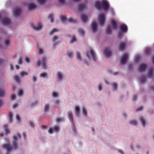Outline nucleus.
<instances>
[{
    "label": "nucleus",
    "mask_w": 154,
    "mask_h": 154,
    "mask_svg": "<svg viewBox=\"0 0 154 154\" xmlns=\"http://www.w3.org/2000/svg\"><path fill=\"white\" fill-rule=\"evenodd\" d=\"M143 109V107L142 106H141L139 108H138L137 109L136 111H140L142 110Z\"/></svg>",
    "instance_id": "61"
},
{
    "label": "nucleus",
    "mask_w": 154,
    "mask_h": 154,
    "mask_svg": "<svg viewBox=\"0 0 154 154\" xmlns=\"http://www.w3.org/2000/svg\"><path fill=\"white\" fill-rule=\"evenodd\" d=\"M27 7L28 9L30 10L35 8L36 7V6L32 3H30L28 5Z\"/></svg>",
    "instance_id": "16"
},
{
    "label": "nucleus",
    "mask_w": 154,
    "mask_h": 154,
    "mask_svg": "<svg viewBox=\"0 0 154 154\" xmlns=\"http://www.w3.org/2000/svg\"><path fill=\"white\" fill-rule=\"evenodd\" d=\"M29 125L32 127L34 128V123L31 122H29Z\"/></svg>",
    "instance_id": "57"
},
{
    "label": "nucleus",
    "mask_w": 154,
    "mask_h": 154,
    "mask_svg": "<svg viewBox=\"0 0 154 154\" xmlns=\"http://www.w3.org/2000/svg\"><path fill=\"white\" fill-rule=\"evenodd\" d=\"M89 52L91 54L93 60L95 61H96L95 55L93 50L92 49H91Z\"/></svg>",
    "instance_id": "20"
},
{
    "label": "nucleus",
    "mask_w": 154,
    "mask_h": 154,
    "mask_svg": "<svg viewBox=\"0 0 154 154\" xmlns=\"http://www.w3.org/2000/svg\"><path fill=\"white\" fill-rule=\"evenodd\" d=\"M5 94V92L3 88H0V97H3Z\"/></svg>",
    "instance_id": "26"
},
{
    "label": "nucleus",
    "mask_w": 154,
    "mask_h": 154,
    "mask_svg": "<svg viewBox=\"0 0 154 154\" xmlns=\"http://www.w3.org/2000/svg\"><path fill=\"white\" fill-rule=\"evenodd\" d=\"M11 22L10 20L7 18L5 17L3 18L2 20V23L4 25H7L10 23Z\"/></svg>",
    "instance_id": "15"
},
{
    "label": "nucleus",
    "mask_w": 154,
    "mask_h": 154,
    "mask_svg": "<svg viewBox=\"0 0 154 154\" xmlns=\"http://www.w3.org/2000/svg\"><path fill=\"white\" fill-rule=\"evenodd\" d=\"M21 11L20 8L15 9L13 11L14 16L15 17H17L20 15L21 14Z\"/></svg>",
    "instance_id": "10"
},
{
    "label": "nucleus",
    "mask_w": 154,
    "mask_h": 154,
    "mask_svg": "<svg viewBox=\"0 0 154 154\" xmlns=\"http://www.w3.org/2000/svg\"><path fill=\"white\" fill-rule=\"evenodd\" d=\"M4 128L7 133H10V131L8 129V125H5L4 126Z\"/></svg>",
    "instance_id": "32"
},
{
    "label": "nucleus",
    "mask_w": 154,
    "mask_h": 154,
    "mask_svg": "<svg viewBox=\"0 0 154 154\" xmlns=\"http://www.w3.org/2000/svg\"><path fill=\"white\" fill-rule=\"evenodd\" d=\"M76 56L77 59L80 60L81 59V56L80 54V53H79V52H77L76 53Z\"/></svg>",
    "instance_id": "39"
},
{
    "label": "nucleus",
    "mask_w": 154,
    "mask_h": 154,
    "mask_svg": "<svg viewBox=\"0 0 154 154\" xmlns=\"http://www.w3.org/2000/svg\"><path fill=\"white\" fill-rule=\"evenodd\" d=\"M104 53L106 57H109L111 55V52L108 48H105Z\"/></svg>",
    "instance_id": "13"
},
{
    "label": "nucleus",
    "mask_w": 154,
    "mask_h": 154,
    "mask_svg": "<svg viewBox=\"0 0 154 154\" xmlns=\"http://www.w3.org/2000/svg\"><path fill=\"white\" fill-rule=\"evenodd\" d=\"M95 5L96 8L98 10L101 8L105 11H107L109 8L108 4L107 2L105 0H103L101 2L97 1L95 3Z\"/></svg>",
    "instance_id": "1"
},
{
    "label": "nucleus",
    "mask_w": 154,
    "mask_h": 154,
    "mask_svg": "<svg viewBox=\"0 0 154 154\" xmlns=\"http://www.w3.org/2000/svg\"><path fill=\"white\" fill-rule=\"evenodd\" d=\"M78 32L79 34L82 36H83L85 33V32L82 29H79L78 30Z\"/></svg>",
    "instance_id": "33"
},
{
    "label": "nucleus",
    "mask_w": 154,
    "mask_h": 154,
    "mask_svg": "<svg viewBox=\"0 0 154 154\" xmlns=\"http://www.w3.org/2000/svg\"><path fill=\"white\" fill-rule=\"evenodd\" d=\"M81 18L82 21L84 23H85L87 20L88 17L85 15H81Z\"/></svg>",
    "instance_id": "23"
},
{
    "label": "nucleus",
    "mask_w": 154,
    "mask_h": 154,
    "mask_svg": "<svg viewBox=\"0 0 154 154\" xmlns=\"http://www.w3.org/2000/svg\"><path fill=\"white\" fill-rule=\"evenodd\" d=\"M106 34L108 35H110L111 34L112 31L110 26L109 25L108 26L106 30Z\"/></svg>",
    "instance_id": "24"
},
{
    "label": "nucleus",
    "mask_w": 154,
    "mask_h": 154,
    "mask_svg": "<svg viewBox=\"0 0 154 154\" xmlns=\"http://www.w3.org/2000/svg\"><path fill=\"white\" fill-rule=\"evenodd\" d=\"M63 120V118H57L56 119V121L57 122H61Z\"/></svg>",
    "instance_id": "49"
},
{
    "label": "nucleus",
    "mask_w": 154,
    "mask_h": 154,
    "mask_svg": "<svg viewBox=\"0 0 154 154\" xmlns=\"http://www.w3.org/2000/svg\"><path fill=\"white\" fill-rule=\"evenodd\" d=\"M40 4H44L45 3L46 0H38Z\"/></svg>",
    "instance_id": "46"
},
{
    "label": "nucleus",
    "mask_w": 154,
    "mask_h": 154,
    "mask_svg": "<svg viewBox=\"0 0 154 154\" xmlns=\"http://www.w3.org/2000/svg\"><path fill=\"white\" fill-rule=\"evenodd\" d=\"M53 128H50L48 131V132L50 134H52L53 133Z\"/></svg>",
    "instance_id": "58"
},
{
    "label": "nucleus",
    "mask_w": 154,
    "mask_h": 154,
    "mask_svg": "<svg viewBox=\"0 0 154 154\" xmlns=\"http://www.w3.org/2000/svg\"><path fill=\"white\" fill-rule=\"evenodd\" d=\"M140 120L143 126V127H145L146 125V120L143 117H141L140 118Z\"/></svg>",
    "instance_id": "25"
},
{
    "label": "nucleus",
    "mask_w": 154,
    "mask_h": 154,
    "mask_svg": "<svg viewBox=\"0 0 154 154\" xmlns=\"http://www.w3.org/2000/svg\"><path fill=\"white\" fill-rule=\"evenodd\" d=\"M117 84L116 83H114L112 84L113 88L114 90H116L117 87Z\"/></svg>",
    "instance_id": "45"
},
{
    "label": "nucleus",
    "mask_w": 154,
    "mask_h": 154,
    "mask_svg": "<svg viewBox=\"0 0 154 154\" xmlns=\"http://www.w3.org/2000/svg\"><path fill=\"white\" fill-rule=\"evenodd\" d=\"M137 96H136V95H134L133 97V100L134 101V100H136L137 99Z\"/></svg>",
    "instance_id": "64"
},
{
    "label": "nucleus",
    "mask_w": 154,
    "mask_h": 154,
    "mask_svg": "<svg viewBox=\"0 0 154 154\" xmlns=\"http://www.w3.org/2000/svg\"><path fill=\"white\" fill-rule=\"evenodd\" d=\"M148 76L150 78H153V70L152 69H151L149 72Z\"/></svg>",
    "instance_id": "22"
},
{
    "label": "nucleus",
    "mask_w": 154,
    "mask_h": 154,
    "mask_svg": "<svg viewBox=\"0 0 154 154\" xmlns=\"http://www.w3.org/2000/svg\"><path fill=\"white\" fill-rule=\"evenodd\" d=\"M68 116L70 121H71L72 125V128H75V125L74 124L73 119V118L72 113L71 111H69L68 112Z\"/></svg>",
    "instance_id": "3"
},
{
    "label": "nucleus",
    "mask_w": 154,
    "mask_h": 154,
    "mask_svg": "<svg viewBox=\"0 0 154 154\" xmlns=\"http://www.w3.org/2000/svg\"><path fill=\"white\" fill-rule=\"evenodd\" d=\"M75 115L77 116H79V113H80V108L78 106H76L75 107Z\"/></svg>",
    "instance_id": "19"
},
{
    "label": "nucleus",
    "mask_w": 154,
    "mask_h": 154,
    "mask_svg": "<svg viewBox=\"0 0 154 154\" xmlns=\"http://www.w3.org/2000/svg\"><path fill=\"white\" fill-rule=\"evenodd\" d=\"M67 20L69 22H72L74 23H75L77 22V21L76 20L72 18L71 17H69V18Z\"/></svg>",
    "instance_id": "31"
},
{
    "label": "nucleus",
    "mask_w": 154,
    "mask_h": 154,
    "mask_svg": "<svg viewBox=\"0 0 154 154\" xmlns=\"http://www.w3.org/2000/svg\"><path fill=\"white\" fill-rule=\"evenodd\" d=\"M129 123L132 125H136L137 124V122L135 121H131L129 122Z\"/></svg>",
    "instance_id": "40"
},
{
    "label": "nucleus",
    "mask_w": 154,
    "mask_h": 154,
    "mask_svg": "<svg viewBox=\"0 0 154 154\" xmlns=\"http://www.w3.org/2000/svg\"><path fill=\"white\" fill-rule=\"evenodd\" d=\"M32 79H33V81L34 82H35L37 80L36 77L34 76H33Z\"/></svg>",
    "instance_id": "62"
},
{
    "label": "nucleus",
    "mask_w": 154,
    "mask_h": 154,
    "mask_svg": "<svg viewBox=\"0 0 154 154\" xmlns=\"http://www.w3.org/2000/svg\"><path fill=\"white\" fill-rule=\"evenodd\" d=\"M13 138L15 141H14L12 143L13 148L14 149H16L18 148V145L17 143V137L16 136H14Z\"/></svg>",
    "instance_id": "11"
},
{
    "label": "nucleus",
    "mask_w": 154,
    "mask_h": 154,
    "mask_svg": "<svg viewBox=\"0 0 154 154\" xmlns=\"http://www.w3.org/2000/svg\"><path fill=\"white\" fill-rule=\"evenodd\" d=\"M2 147L6 149L8 153L12 150V147L9 143L5 144L2 145ZM7 154H9L8 153Z\"/></svg>",
    "instance_id": "4"
},
{
    "label": "nucleus",
    "mask_w": 154,
    "mask_h": 154,
    "mask_svg": "<svg viewBox=\"0 0 154 154\" xmlns=\"http://www.w3.org/2000/svg\"><path fill=\"white\" fill-rule=\"evenodd\" d=\"M76 41V39L75 36H73L72 37V39L70 42V43H72Z\"/></svg>",
    "instance_id": "42"
},
{
    "label": "nucleus",
    "mask_w": 154,
    "mask_h": 154,
    "mask_svg": "<svg viewBox=\"0 0 154 154\" xmlns=\"http://www.w3.org/2000/svg\"><path fill=\"white\" fill-rule=\"evenodd\" d=\"M123 34L122 32L119 33L118 34V38L119 39L123 37Z\"/></svg>",
    "instance_id": "52"
},
{
    "label": "nucleus",
    "mask_w": 154,
    "mask_h": 154,
    "mask_svg": "<svg viewBox=\"0 0 154 154\" xmlns=\"http://www.w3.org/2000/svg\"><path fill=\"white\" fill-rule=\"evenodd\" d=\"M40 76L41 77L47 78V75L46 72H44L41 73L40 74Z\"/></svg>",
    "instance_id": "37"
},
{
    "label": "nucleus",
    "mask_w": 154,
    "mask_h": 154,
    "mask_svg": "<svg viewBox=\"0 0 154 154\" xmlns=\"http://www.w3.org/2000/svg\"><path fill=\"white\" fill-rule=\"evenodd\" d=\"M14 78L16 82L18 83H20V80L19 77L17 75H15L14 77Z\"/></svg>",
    "instance_id": "30"
},
{
    "label": "nucleus",
    "mask_w": 154,
    "mask_h": 154,
    "mask_svg": "<svg viewBox=\"0 0 154 154\" xmlns=\"http://www.w3.org/2000/svg\"><path fill=\"white\" fill-rule=\"evenodd\" d=\"M57 75L59 79L61 80L62 79V77L61 74L59 72H58L57 73Z\"/></svg>",
    "instance_id": "44"
},
{
    "label": "nucleus",
    "mask_w": 154,
    "mask_h": 154,
    "mask_svg": "<svg viewBox=\"0 0 154 154\" xmlns=\"http://www.w3.org/2000/svg\"><path fill=\"white\" fill-rule=\"evenodd\" d=\"M58 38V37L56 35H55L53 39V41L54 43H55L56 42V41L57 39Z\"/></svg>",
    "instance_id": "47"
},
{
    "label": "nucleus",
    "mask_w": 154,
    "mask_h": 154,
    "mask_svg": "<svg viewBox=\"0 0 154 154\" xmlns=\"http://www.w3.org/2000/svg\"><path fill=\"white\" fill-rule=\"evenodd\" d=\"M126 42H121L119 45V50L122 51L124 50L126 47Z\"/></svg>",
    "instance_id": "6"
},
{
    "label": "nucleus",
    "mask_w": 154,
    "mask_h": 154,
    "mask_svg": "<svg viewBox=\"0 0 154 154\" xmlns=\"http://www.w3.org/2000/svg\"><path fill=\"white\" fill-rule=\"evenodd\" d=\"M120 29L121 31L125 33L128 31V27L126 25L122 24L120 26Z\"/></svg>",
    "instance_id": "9"
},
{
    "label": "nucleus",
    "mask_w": 154,
    "mask_h": 154,
    "mask_svg": "<svg viewBox=\"0 0 154 154\" xmlns=\"http://www.w3.org/2000/svg\"><path fill=\"white\" fill-rule=\"evenodd\" d=\"M82 110L83 115L85 116H87V112L86 109L84 107H83Z\"/></svg>",
    "instance_id": "36"
},
{
    "label": "nucleus",
    "mask_w": 154,
    "mask_h": 154,
    "mask_svg": "<svg viewBox=\"0 0 154 154\" xmlns=\"http://www.w3.org/2000/svg\"><path fill=\"white\" fill-rule=\"evenodd\" d=\"M23 91L22 90H19L18 92V95L20 96H22L23 94Z\"/></svg>",
    "instance_id": "51"
},
{
    "label": "nucleus",
    "mask_w": 154,
    "mask_h": 154,
    "mask_svg": "<svg viewBox=\"0 0 154 154\" xmlns=\"http://www.w3.org/2000/svg\"><path fill=\"white\" fill-rule=\"evenodd\" d=\"M16 98V96L15 94H13L11 95V99L12 100H14Z\"/></svg>",
    "instance_id": "55"
},
{
    "label": "nucleus",
    "mask_w": 154,
    "mask_h": 154,
    "mask_svg": "<svg viewBox=\"0 0 154 154\" xmlns=\"http://www.w3.org/2000/svg\"><path fill=\"white\" fill-rule=\"evenodd\" d=\"M47 61V58L46 57H43L42 58L41 62L40 60H38L37 63V64L38 66H39L41 64L42 67L44 69L46 68V62Z\"/></svg>",
    "instance_id": "2"
},
{
    "label": "nucleus",
    "mask_w": 154,
    "mask_h": 154,
    "mask_svg": "<svg viewBox=\"0 0 154 154\" xmlns=\"http://www.w3.org/2000/svg\"><path fill=\"white\" fill-rule=\"evenodd\" d=\"M43 53V50L41 49H40L39 50V53L40 54H42Z\"/></svg>",
    "instance_id": "63"
},
{
    "label": "nucleus",
    "mask_w": 154,
    "mask_h": 154,
    "mask_svg": "<svg viewBox=\"0 0 154 154\" xmlns=\"http://www.w3.org/2000/svg\"><path fill=\"white\" fill-rule=\"evenodd\" d=\"M25 61L26 62H27V63H29L30 62V59L27 57H26L25 58Z\"/></svg>",
    "instance_id": "59"
},
{
    "label": "nucleus",
    "mask_w": 154,
    "mask_h": 154,
    "mask_svg": "<svg viewBox=\"0 0 154 154\" xmlns=\"http://www.w3.org/2000/svg\"><path fill=\"white\" fill-rule=\"evenodd\" d=\"M146 80V77L143 76L140 79V81L142 83H143Z\"/></svg>",
    "instance_id": "34"
},
{
    "label": "nucleus",
    "mask_w": 154,
    "mask_h": 154,
    "mask_svg": "<svg viewBox=\"0 0 154 154\" xmlns=\"http://www.w3.org/2000/svg\"><path fill=\"white\" fill-rule=\"evenodd\" d=\"M150 52V49L147 48L146 49L145 51V53L146 54H149Z\"/></svg>",
    "instance_id": "48"
},
{
    "label": "nucleus",
    "mask_w": 154,
    "mask_h": 154,
    "mask_svg": "<svg viewBox=\"0 0 154 154\" xmlns=\"http://www.w3.org/2000/svg\"><path fill=\"white\" fill-rule=\"evenodd\" d=\"M18 63L20 65H21L22 64L23 62H22V58L21 57H20L19 60L18 61Z\"/></svg>",
    "instance_id": "50"
},
{
    "label": "nucleus",
    "mask_w": 154,
    "mask_h": 154,
    "mask_svg": "<svg viewBox=\"0 0 154 154\" xmlns=\"http://www.w3.org/2000/svg\"><path fill=\"white\" fill-rule=\"evenodd\" d=\"M67 54L68 56L70 58H72L73 57V52L70 50H68L67 52Z\"/></svg>",
    "instance_id": "27"
},
{
    "label": "nucleus",
    "mask_w": 154,
    "mask_h": 154,
    "mask_svg": "<svg viewBox=\"0 0 154 154\" xmlns=\"http://www.w3.org/2000/svg\"><path fill=\"white\" fill-rule=\"evenodd\" d=\"M16 119H17V120H18L19 121H20V116H19V115L18 114H17L16 115Z\"/></svg>",
    "instance_id": "60"
},
{
    "label": "nucleus",
    "mask_w": 154,
    "mask_h": 154,
    "mask_svg": "<svg viewBox=\"0 0 154 154\" xmlns=\"http://www.w3.org/2000/svg\"><path fill=\"white\" fill-rule=\"evenodd\" d=\"M85 8V6L82 5H80L78 6V10L79 11H83Z\"/></svg>",
    "instance_id": "21"
},
{
    "label": "nucleus",
    "mask_w": 154,
    "mask_h": 154,
    "mask_svg": "<svg viewBox=\"0 0 154 154\" xmlns=\"http://www.w3.org/2000/svg\"><path fill=\"white\" fill-rule=\"evenodd\" d=\"M146 65L145 64H142L139 66V71L140 72H144L146 69Z\"/></svg>",
    "instance_id": "17"
},
{
    "label": "nucleus",
    "mask_w": 154,
    "mask_h": 154,
    "mask_svg": "<svg viewBox=\"0 0 154 154\" xmlns=\"http://www.w3.org/2000/svg\"><path fill=\"white\" fill-rule=\"evenodd\" d=\"M128 58V55L127 54H125L121 59V64H125Z\"/></svg>",
    "instance_id": "12"
},
{
    "label": "nucleus",
    "mask_w": 154,
    "mask_h": 154,
    "mask_svg": "<svg viewBox=\"0 0 154 154\" xmlns=\"http://www.w3.org/2000/svg\"><path fill=\"white\" fill-rule=\"evenodd\" d=\"M9 40L8 39H6L5 43L6 45H8L9 44Z\"/></svg>",
    "instance_id": "53"
},
{
    "label": "nucleus",
    "mask_w": 154,
    "mask_h": 154,
    "mask_svg": "<svg viewBox=\"0 0 154 154\" xmlns=\"http://www.w3.org/2000/svg\"><path fill=\"white\" fill-rule=\"evenodd\" d=\"M13 117V115L12 113L10 112L9 114V122H12V119Z\"/></svg>",
    "instance_id": "38"
},
{
    "label": "nucleus",
    "mask_w": 154,
    "mask_h": 154,
    "mask_svg": "<svg viewBox=\"0 0 154 154\" xmlns=\"http://www.w3.org/2000/svg\"><path fill=\"white\" fill-rule=\"evenodd\" d=\"M110 23L112 29H117L118 28V25L116 21L114 19H112L110 21Z\"/></svg>",
    "instance_id": "7"
},
{
    "label": "nucleus",
    "mask_w": 154,
    "mask_h": 154,
    "mask_svg": "<svg viewBox=\"0 0 154 154\" xmlns=\"http://www.w3.org/2000/svg\"><path fill=\"white\" fill-rule=\"evenodd\" d=\"M57 31L58 30L57 29L54 28L50 32L49 34L50 35H52L53 34L54 32H57Z\"/></svg>",
    "instance_id": "35"
},
{
    "label": "nucleus",
    "mask_w": 154,
    "mask_h": 154,
    "mask_svg": "<svg viewBox=\"0 0 154 154\" xmlns=\"http://www.w3.org/2000/svg\"><path fill=\"white\" fill-rule=\"evenodd\" d=\"M32 27L36 31H39L42 29V26L41 24L39 23L37 26H35L34 25H32Z\"/></svg>",
    "instance_id": "14"
},
{
    "label": "nucleus",
    "mask_w": 154,
    "mask_h": 154,
    "mask_svg": "<svg viewBox=\"0 0 154 154\" xmlns=\"http://www.w3.org/2000/svg\"><path fill=\"white\" fill-rule=\"evenodd\" d=\"M104 16L103 14H100L98 20L100 25L102 26L104 23Z\"/></svg>",
    "instance_id": "5"
},
{
    "label": "nucleus",
    "mask_w": 154,
    "mask_h": 154,
    "mask_svg": "<svg viewBox=\"0 0 154 154\" xmlns=\"http://www.w3.org/2000/svg\"><path fill=\"white\" fill-rule=\"evenodd\" d=\"M53 129L54 131L57 132L59 131L60 128L58 126H55L53 128Z\"/></svg>",
    "instance_id": "28"
},
{
    "label": "nucleus",
    "mask_w": 154,
    "mask_h": 154,
    "mask_svg": "<svg viewBox=\"0 0 154 154\" xmlns=\"http://www.w3.org/2000/svg\"><path fill=\"white\" fill-rule=\"evenodd\" d=\"M52 95L53 97H57L58 96V94L57 92H53L52 93Z\"/></svg>",
    "instance_id": "43"
},
{
    "label": "nucleus",
    "mask_w": 154,
    "mask_h": 154,
    "mask_svg": "<svg viewBox=\"0 0 154 154\" xmlns=\"http://www.w3.org/2000/svg\"><path fill=\"white\" fill-rule=\"evenodd\" d=\"M54 15L52 14H50L48 16V18L50 19V21L51 23H53L54 22Z\"/></svg>",
    "instance_id": "29"
},
{
    "label": "nucleus",
    "mask_w": 154,
    "mask_h": 154,
    "mask_svg": "<svg viewBox=\"0 0 154 154\" xmlns=\"http://www.w3.org/2000/svg\"><path fill=\"white\" fill-rule=\"evenodd\" d=\"M66 19V17L65 16H63L61 17V20L62 22L65 21Z\"/></svg>",
    "instance_id": "56"
},
{
    "label": "nucleus",
    "mask_w": 154,
    "mask_h": 154,
    "mask_svg": "<svg viewBox=\"0 0 154 154\" xmlns=\"http://www.w3.org/2000/svg\"><path fill=\"white\" fill-rule=\"evenodd\" d=\"M91 28L93 32H95L97 29V25L95 21H93L91 24Z\"/></svg>",
    "instance_id": "8"
},
{
    "label": "nucleus",
    "mask_w": 154,
    "mask_h": 154,
    "mask_svg": "<svg viewBox=\"0 0 154 154\" xmlns=\"http://www.w3.org/2000/svg\"><path fill=\"white\" fill-rule=\"evenodd\" d=\"M28 75V73L26 72H24L23 71L20 72V75L22 76H23L24 75Z\"/></svg>",
    "instance_id": "41"
},
{
    "label": "nucleus",
    "mask_w": 154,
    "mask_h": 154,
    "mask_svg": "<svg viewBox=\"0 0 154 154\" xmlns=\"http://www.w3.org/2000/svg\"><path fill=\"white\" fill-rule=\"evenodd\" d=\"M50 106L48 104H45L44 107V112L45 114L47 113L49 110Z\"/></svg>",
    "instance_id": "18"
},
{
    "label": "nucleus",
    "mask_w": 154,
    "mask_h": 154,
    "mask_svg": "<svg viewBox=\"0 0 154 154\" xmlns=\"http://www.w3.org/2000/svg\"><path fill=\"white\" fill-rule=\"evenodd\" d=\"M38 103V101H35L33 103H32L30 105L31 106H34L36 105H37Z\"/></svg>",
    "instance_id": "54"
}]
</instances>
